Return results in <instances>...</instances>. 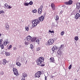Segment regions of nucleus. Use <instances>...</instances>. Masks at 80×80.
Segmentation results:
<instances>
[{"instance_id": "1", "label": "nucleus", "mask_w": 80, "mask_h": 80, "mask_svg": "<svg viewBox=\"0 0 80 80\" xmlns=\"http://www.w3.org/2000/svg\"><path fill=\"white\" fill-rule=\"evenodd\" d=\"M44 59L43 57H39L37 60L36 62L38 63V65H40L42 64V62H43Z\"/></svg>"}, {"instance_id": "2", "label": "nucleus", "mask_w": 80, "mask_h": 80, "mask_svg": "<svg viewBox=\"0 0 80 80\" xmlns=\"http://www.w3.org/2000/svg\"><path fill=\"white\" fill-rule=\"evenodd\" d=\"M40 20L37 19H35L32 22L33 27H35L40 23Z\"/></svg>"}, {"instance_id": "3", "label": "nucleus", "mask_w": 80, "mask_h": 80, "mask_svg": "<svg viewBox=\"0 0 80 80\" xmlns=\"http://www.w3.org/2000/svg\"><path fill=\"white\" fill-rule=\"evenodd\" d=\"M54 43V41L52 39H50L47 42V44L48 45H51Z\"/></svg>"}, {"instance_id": "4", "label": "nucleus", "mask_w": 80, "mask_h": 80, "mask_svg": "<svg viewBox=\"0 0 80 80\" xmlns=\"http://www.w3.org/2000/svg\"><path fill=\"white\" fill-rule=\"evenodd\" d=\"M41 75H42V72L41 71H38L35 73V77L36 78H40Z\"/></svg>"}, {"instance_id": "5", "label": "nucleus", "mask_w": 80, "mask_h": 80, "mask_svg": "<svg viewBox=\"0 0 80 80\" xmlns=\"http://www.w3.org/2000/svg\"><path fill=\"white\" fill-rule=\"evenodd\" d=\"M13 72L14 73V75L17 76L18 75V72L17 69L15 68H14L13 69Z\"/></svg>"}, {"instance_id": "6", "label": "nucleus", "mask_w": 80, "mask_h": 80, "mask_svg": "<svg viewBox=\"0 0 80 80\" xmlns=\"http://www.w3.org/2000/svg\"><path fill=\"white\" fill-rule=\"evenodd\" d=\"M73 3V1L72 0H69L68 2H65L66 5H72Z\"/></svg>"}, {"instance_id": "7", "label": "nucleus", "mask_w": 80, "mask_h": 80, "mask_svg": "<svg viewBox=\"0 0 80 80\" xmlns=\"http://www.w3.org/2000/svg\"><path fill=\"white\" fill-rule=\"evenodd\" d=\"M76 9H77L78 10H79L80 8V3L78 2L76 4Z\"/></svg>"}, {"instance_id": "8", "label": "nucleus", "mask_w": 80, "mask_h": 80, "mask_svg": "<svg viewBox=\"0 0 80 80\" xmlns=\"http://www.w3.org/2000/svg\"><path fill=\"white\" fill-rule=\"evenodd\" d=\"M51 7L52 9V10H55V6L53 3L51 4Z\"/></svg>"}, {"instance_id": "9", "label": "nucleus", "mask_w": 80, "mask_h": 80, "mask_svg": "<svg viewBox=\"0 0 80 80\" xmlns=\"http://www.w3.org/2000/svg\"><path fill=\"white\" fill-rule=\"evenodd\" d=\"M39 21L41 22H43L44 20V17L43 16H42L41 17L39 18Z\"/></svg>"}, {"instance_id": "10", "label": "nucleus", "mask_w": 80, "mask_h": 80, "mask_svg": "<svg viewBox=\"0 0 80 80\" xmlns=\"http://www.w3.org/2000/svg\"><path fill=\"white\" fill-rule=\"evenodd\" d=\"M5 27L7 30H9V25L8 23H6L5 24Z\"/></svg>"}, {"instance_id": "11", "label": "nucleus", "mask_w": 80, "mask_h": 80, "mask_svg": "<svg viewBox=\"0 0 80 80\" xmlns=\"http://www.w3.org/2000/svg\"><path fill=\"white\" fill-rule=\"evenodd\" d=\"M50 62H52V63H54L55 62V59L53 57H51L50 58Z\"/></svg>"}, {"instance_id": "12", "label": "nucleus", "mask_w": 80, "mask_h": 80, "mask_svg": "<svg viewBox=\"0 0 80 80\" xmlns=\"http://www.w3.org/2000/svg\"><path fill=\"white\" fill-rule=\"evenodd\" d=\"M8 63V61H7L5 59L3 60V62H2L3 65H6V63Z\"/></svg>"}, {"instance_id": "13", "label": "nucleus", "mask_w": 80, "mask_h": 80, "mask_svg": "<svg viewBox=\"0 0 80 80\" xmlns=\"http://www.w3.org/2000/svg\"><path fill=\"white\" fill-rule=\"evenodd\" d=\"M58 54L59 55H60L62 54V50L59 49L58 51Z\"/></svg>"}, {"instance_id": "14", "label": "nucleus", "mask_w": 80, "mask_h": 80, "mask_svg": "<svg viewBox=\"0 0 80 80\" xmlns=\"http://www.w3.org/2000/svg\"><path fill=\"white\" fill-rule=\"evenodd\" d=\"M32 38V37L30 36V35L28 36L27 37H26V39L28 41H30V39Z\"/></svg>"}, {"instance_id": "15", "label": "nucleus", "mask_w": 80, "mask_h": 80, "mask_svg": "<svg viewBox=\"0 0 80 80\" xmlns=\"http://www.w3.org/2000/svg\"><path fill=\"white\" fill-rule=\"evenodd\" d=\"M80 17V14H79L78 13H77L75 15V18L76 19H78V18Z\"/></svg>"}, {"instance_id": "16", "label": "nucleus", "mask_w": 80, "mask_h": 80, "mask_svg": "<svg viewBox=\"0 0 80 80\" xmlns=\"http://www.w3.org/2000/svg\"><path fill=\"white\" fill-rule=\"evenodd\" d=\"M36 40H37V38H36V37H34L31 39V40L32 42H35V41Z\"/></svg>"}, {"instance_id": "17", "label": "nucleus", "mask_w": 80, "mask_h": 80, "mask_svg": "<svg viewBox=\"0 0 80 80\" xmlns=\"http://www.w3.org/2000/svg\"><path fill=\"white\" fill-rule=\"evenodd\" d=\"M42 12V10L40 8H39L38 10V13L39 14H41Z\"/></svg>"}, {"instance_id": "18", "label": "nucleus", "mask_w": 80, "mask_h": 80, "mask_svg": "<svg viewBox=\"0 0 80 80\" xmlns=\"http://www.w3.org/2000/svg\"><path fill=\"white\" fill-rule=\"evenodd\" d=\"M6 56H9L10 55V52H6L5 53Z\"/></svg>"}, {"instance_id": "19", "label": "nucleus", "mask_w": 80, "mask_h": 80, "mask_svg": "<svg viewBox=\"0 0 80 80\" xmlns=\"http://www.w3.org/2000/svg\"><path fill=\"white\" fill-rule=\"evenodd\" d=\"M56 50V46H54L52 48V50L54 52Z\"/></svg>"}, {"instance_id": "20", "label": "nucleus", "mask_w": 80, "mask_h": 80, "mask_svg": "<svg viewBox=\"0 0 80 80\" xmlns=\"http://www.w3.org/2000/svg\"><path fill=\"white\" fill-rule=\"evenodd\" d=\"M16 64L19 67H20V66H21V63H20L19 62H17Z\"/></svg>"}, {"instance_id": "21", "label": "nucleus", "mask_w": 80, "mask_h": 80, "mask_svg": "<svg viewBox=\"0 0 80 80\" xmlns=\"http://www.w3.org/2000/svg\"><path fill=\"white\" fill-rule=\"evenodd\" d=\"M4 8H7V7H8V4L7 3H6L4 5Z\"/></svg>"}, {"instance_id": "22", "label": "nucleus", "mask_w": 80, "mask_h": 80, "mask_svg": "<svg viewBox=\"0 0 80 80\" xmlns=\"http://www.w3.org/2000/svg\"><path fill=\"white\" fill-rule=\"evenodd\" d=\"M74 40H76V41H78V36H76L74 38Z\"/></svg>"}, {"instance_id": "23", "label": "nucleus", "mask_w": 80, "mask_h": 80, "mask_svg": "<svg viewBox=\"0 0 80 80\" xmlns=\"http://www.w3.org/2000/svg\"><path fill=\"white\" fill-rule=\"evenodd\" d=\"M36 42L38 44H39L40 43V40H39V39H37L36 41Z\"/></svg>"}, {"instance_id": "24", "label": "nucleus", "mask_w": 80, "mask_h": 80, "mask_svg": "<svg viewBox=\"0 0 80 80\" xmlns=\"http://www.w3.org/2000/svg\"><path fill=\"white\" fill-rule=\"evenodd\" d=\"M55 18L56 20V21L58 20V19H59V17H58V16H56V18Z\"/></svg>"}, {"instance_id": "25", "label": "nucleus", "mask_w": 80, "mask_h": 80, "mask_svg": "<svg viewBox=\"0 0 80 80\" xmlns=\"http://www.w3.org/2000/svg\"><path fill=\"white\" fill-rule=\"evenodd\" d=\"M37 12H38V11H37V9H36L33 10H32V12H33V13H37Z\"/></svg>"}, {"instance_id": "26", "label": "nucleus", "mask_w": 80, "mask_h": 80, "mask_svg": "<svg viewBox=\"0 0 80 80\" xmlns=\"http://www.w3.org/2000/svg\"><path fill=\"white\" fill-rule=\"evenodd\" d=\"M1 48V49H3L4 48V46L3 44H2L0 46Z\"/></svg>"}, {"instance_id": "27", "label": "nucleus", "mask_w": 80, "mask_h": 80, "mask_svg": "<svg viewBox=\"0 0 80 80\" xmlns=\"http://www.w3.org/2000/svg\"><path fill=\"white\" fill-rule=\"evenodd\" d=\"M7 43H8V42H7V41H5V42H4L3 44L5 46H6Z\"/></svg>"}, {"instance_id": "28", "label": "nucleus", "mask_w": 80, "mask_h": 80, "mask_svg": "<svg viewBox=\"0 0 80 80\" xmlns=\"http://www.w3.org/2000/svg\"><path fill=\"white\" fill-rule=\"evenodd\" d=\"M64 33H65V31H62L61 32V35L62 36H63V35Z\"/></svg>"}, {"instance_id": "29", "label": "nucleus", "mask_w": 80, "mask_h": 80, "mask_svg": "<svg viewBox=\"0 0 80 80\" xmlns=\"http://www.w3.org/2000/svg\"><path fill=\"white\" fill-rule=\"evenodd\" d=\"M2 13H5V12L3 10L1 11H0V14H2Z\"/></svg>"}, {"instance_id": "30", "label": "nucleus", "mask_w": 80, "mask_h": 80, "mask_svg": "<svg viewBox=\"0 0 80 80\" xmlns=\"http://www.w3.org/2000/svg\"><path fill=\"white\" fill-rule=\"evenodd\" d=\"M29 4L30 5H33V2L32 1H30L29 3Z\"/></svg>"}, {"instance_id": "31", "label": "nucleus", "mask_w": 80, "mask_h": 80, "mask_svg": "<svg viewBox=\"0 0 80 80\" xmlns=\"http://www.w3.org/2000/svg\"><path fill=\"white\" fill-rule=\"evenodd\" d=\"M25 29L27 31H28L29 30V28H28V27L27 26L25 27Z\"/></svg>"}, {"instance_id": "32", "label": "nucleus", "mask_w": 80, "mask_h": 80, "mask_svg": "<svg viewBox=\"0 0 80 80\" xmlns=\"http://www.w3.org/2000/svg\"><path fill=\"white\" fill-rule=\"evenodd\" d=\"M10 48H12V45H9V47L8 48V50H10Z\"/></svg>"}, {"instance_id": "33", "label": "nucleus", "mask_w": 80, "mask_h": 80, "mask_svg": "<svg viewBox=\"0 0 80 80\" xmlns=\"http://www.w3.org/2000/svg\"><path fill=\"white\" fill-rule=\"evenodd\" d=\"M72 65H70L69 66V67H68V69H69V70H70V69H71V68H72Z\"/></svg>"}, {"instance_id": "34", "label": "nucleus", "mask_w": 80, "mask_h": 80, "mask_svg": "<svg viewBox=\"0 0 80 80\" xmlns=\"http://www.w3.org/2000/svg\"><path fill=\"white\" fill-rule=\"evenodd\" d=\"M29 5V3L27 2V3H25V6H28Z\"/></svg>"}, {"instance_id": "35", "label": "nucleus", "mask_w": 80, "mask_h": 80, "mask_svg": "<svg viewBox=\"0 0 80 80\" xmlns=\"http://www.w3.org/2000/svg\"><path fill=\"white\" fill-rule=\"evenodd\" d=\"M40 8L41 10H43V6L41 5L40 6V8Z\"/></svg>"}, {"instance_id": "36", "label": "nucleus", "mask_w": 80, "mask_h": 80, "mask_svg": "<svg viewBox=\"0 0 80 80\" xmlns=\"http://www.w3.org/2000/svg\"><path fill=\"white\" fill-rule=\"evenodd\" d=\"M31 49H32V48H33V45L32 44L31 45Z\"/></svg>"}, {"instance_id": "37", "label": "nucleus", "mask_w": 80, "mask_h": 80, "mask_svg": "<svg viewBox=\"0 0 80 80\" xmlns=\"http://www.w3.org/2000/svg\"><path fill=\"white\" fill-rule=\"evenodd\" d=\"M4 73H3V71L1 72H0V74L1 75H3Z\"/></svg>"}, {"instance_id": "38", "label": "nucleus", "mask_w": 80, "mask_h": 80, "mask_svg": "<svg viewBox=\"0 0 80 80\" xmlns=\"http://www.w3.org/2000/svg\"><path fill=\"white\" fill-rule=\"evenodd\" d=\"M63 45H61L60 46V49L61 48H63Z\"/></svg>"}, {"instance_id": "39", "label": "nucleus", "mask_w": 80, "mask_h": 80, "mask_svg": "<svg viewBox=\"0 0 80 80\" xmlns=\"http://www.w3.org/2000/svg\"><path fill=\"white\" fill-rule=\"evenodd\" d=\"M40 50V47H38L37 48V51H39V50Z\"/></svg>"}, {"instance_id": "40", "label": "nucleus", "mask_w": 80, "mask_h": 80, "mask_svg": "<svg viewBox=\"0 0 80 80\" xmlns=\"http://www.w3.org/2000/svg\"><path fill=\"white\" fill-rule=\"evenodd\" d=\"M29 43L28 42H25V44L27 45H28Z\"/></svg>"}, {"instance_id": "41", "label": "nucleus", "mask_w": 80, "mask_h": 80, "mask_svg": "<svg viewBox=\"0 0 80 80\" xmlns=\"http://www.w3.org/2000/svg\"><path fill=\"white\" fill-rule=\"evenodd\" d=\"M13 50H17V47H13Z\"/></svg>"}, {"instance_id": "42", "label": "nucleus", "mask_w": 80, "mask_h": 80, "mask_svg": "<svg viewBox=\"0 0 80 80\" xmlns=\"http://www.w3.org/2000/svg\"><path fill=\"white\" fill-rule=\"evenodd\" d=\"M2 40L1 39H0V45L2 44Z\"/></svg>"}, {"instance_id": "43", "label": "nucleus", "mask_w": 80, "mask_h": 80, "mask_svg": "<svg viewBox=\"0 0 80 80\" xmlns=\"http://www.w3.org/2000/svg\"><path fill=\"white\" fill-rule=\"evenodd\" d=\"M40 65L41 67H44V66H45V64H41Z\"/></svg>"}, {"instance_id": "44", "label": "nucleus", "mask_w": 80, "mask_h": 80, "mask_svg": "<svg viewBox=\"0 0 80 80\" xmlns=\"http://www.w3.org/2000/svg\"><path fill=\"white\" fill-rule=\"evenodd\" d=\"M45 80H47V76L45 77Z\"/></svg>"}, {"instance_id": "45", "label": "nucleus", "mask_w": 80, "mask_h": 80, "mask_svg": "<svg viewBox=\"0 0 80 80\" xmlns=\"http://www.w3.org/2000/svg\"><path fill=\"white\" fill-rule=\"evenodd\" d=\"M8 8H12V7H10V6H9L8 7Z\"/></svg>"}, {"instance_id": "46", "label": "nucleus", "mask_w": 80, "mask_h": 80, "mask_svg": "<svg viewBox=\"0 0 80 80\" xmlns=\"http://www.w3.org/2000/svg\"><path fill=\"white\" fill-rule=\"evenodd\" d=\"M63 13V11H61L60 13V14H62V13Z\"/></svg>"}, {"instance_id": "47", "label": "nucleus", "mask_w": 80, "mask_h": 80, "mask_svg": "<svg viewBox=\"0 0 80 80\" xmlns=\"http://www.w3.org/2000/svg\"><path fill=\"white\" fill-rule=\"evenodd\" d=\"M58 47H57V46H56V49L58 50Z\"/></svg>"}, {"instance_id": "48", "label": "nucleus", "mask_w": 80, "mask_h": 80, "mask_svg": "<svg viewBox=\"0 0 80 80\" xmlns=\"http://www.w3.org/2000/svg\"><path fill=\"white\" fill-rule=\"evenodd\" d=\"M51 33H54V31H51Z\"/></svg>"}, {"instance_id": "49", "label": "nucleus", "mask_w": 80, "mask_h": 80, "mask_svg": "<svg viewBox=\"0 0 80 80\" xmlns=\"http://www.w3.org/2000/svg\"><path fill=\"white\" fill-rule=\"evenodd\" d=\"M54 77L53 76H51V78H53Z\"/></svg>"}, {"instance_id": "50", "label": "nucleus", "mask_w": 80, "mask_h": 80, "mask_svg": "<svg viewBox=\"0 0 80 80\" xmlns=\"http://www.w3.org/2000/svg\"><path fill=\"white\" fill-rule=\"evenodd\" d=\"M49 33H51V30H50L49 31Z\"/></svg>"}, {"instance_id": "51", "label": "nucleus", "mask_w": 80, "mask_h": 80, "mask_svg": "<svg viewBox=\"0 0 80 80\" xmlns=\"http://www.w3.org/2000/svg\"><path fill=\"white\" fill-rule=\"evenodd\" d=\"M2 36V34H0V37H1Z\"/></svg>"}, {"instance_id": "52", "label": "nucleus", "mask_w": 80, "mask_h": 80, "mask_svg": "<svg viewBox=\"0 0 80 80\" xmlns=\"http://www.w3.org/2000/svg\"><path fill=\"white\" fill-rule=\"evenodd\" d=\"M74 80H77V79H74Z\"/></svg>"}]
</instances>
